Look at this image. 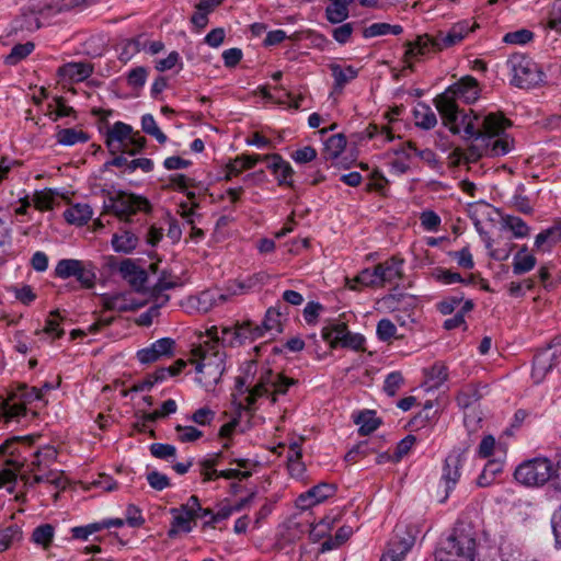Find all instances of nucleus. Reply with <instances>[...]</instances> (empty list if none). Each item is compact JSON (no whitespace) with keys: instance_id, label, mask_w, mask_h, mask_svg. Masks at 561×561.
I'll use <instances>...</instances> for the list:
<instances>
[{"instance_id":"37","label":"nucleus","mask_w":561,"mask_h":561,"mask_svg":"<svg viewBox=\"0 0 561 561\" xmlns=\"http://www.w3.org/2000/svg\"><path fill=\"white\" fill-rule=\"evenodd\" d=\"M503 471V462L496 459L489 460L480 476L478 477L477 483L481 488L490 486L495 477Z\"/></svg>"},{"instance_id":"19","label":"nucleus","mask_w":561,"mask_h":561,"mask_svg":"<svg viewBox=\"0 0 561 561\" xmlns=\"http://www.w3.org/2000/svg\"><path fill=\"white\" fill-rule=\"evenodd\" d=\"M93 70L90 62H67L58 68L57 73L64 80L82 82L93 73Z\"/></svg>"},{"instance_id":"2","label":"nucleus","mask_w":561,"mask_h":561,"mask_svg":"<svg viewBox=\"0 0 561 561\" xmlns=\"http://www.w3.org/2000/svg\"><path fill=\"white\" fill-rule=\"evenodd\" d=\"M440 114L444 125L455 135H461L463 139L478 140L482 131L505 130L508 121L494 113L477 114L472 110L465 113L458 104L435 105Z\"/></svg>"},{"instance_id":"36","label":"nucleus","mask_w":561,"mask_h":561,"mask_svg":"<svg viewBox=\"0 0 561 561\" xmlns=\"http://www.w3.org/2000/svg\"><path fill=\"white\" fill-rule=\"evenodd\" d=\"M53 10L50 5H45L38 10L32 9L27 12H24L22 15L21 28H26L27 31H35L42 27V23L39 16H46Z\"/></svg>"},{"instance_id":"23","label":"nucleus","mask_w":561,"mask_h":561,"mask_svg":"<svg viewBox=\"0 0 561 561\" xmlns=\"http://www.w3.org/2000/svg\"><path fill=\"white\" fill-rule=\"evenodd\" d=\"M348 330L347 324L342 321H332L323 327L322 339L329 343L330 347H340L343 341V334Z\"/></svg>"},{"instance_id":"60","label":"nucleus","mask_w":561,"mask_h":561,"mask_svg":"<svg viewBox=\"0 0 561 561\" xmlns=\"http://www.w3.org/2000/svg\"><path fill=\"white\" fill-rule=\"evenodd\" d=\"M327 149L333 158H337L346 147V138L342 134L331 136L325 142Z\"/></svg>"},{"instance_id":"7","label":"nucleus","mask_w":561,"mask_h":561,"mask_svg":"<svg viewBox=\"0 0 561 561\" xmlns=\"http://www.w3.org/2000/svg\"><path fill=\"white\" fill-rule=\"evenodd\" d=\"M43 402L42 389L22 383L4 401V414L9 419L26 417L30 411L32 416H37L36 408Z\"/></svg>"},{"instance_id":"13","label":"nucleus","mask_w":561,"mask_h":561,"mask_svg":"<svg viewBox=\"0 0 561 561\" xmlns=\"http://www.w3.org/2000/svg\"><path fill=\"white\" fill-rule=\"evenodd\" d=\"M414 537L410 534L400 536L399 530H396L394 536L390 539L387 550L380 558V561H402L405 554L411 550L414 545Z\"/></svg>"},{"instance_id":"24","label":"nucleus","mask_w":561,"mask_h":561,"mask_svg":"<svg viewBox=\"0 0 561 561\" xmlns=\"http://www.w3.org/2000/svg\"><path fill=\"white\" fill-rule=\"evenodd\" d=\"M93 211L88 204H76L64 211V217L69 224L77 226L85 225L92 217Z\"/></svg>"},{"instance_id":"22","label":"nucleus","mask_w":561,"mask_h":561,"mask_svg":"<svg viewBox=\"0 0 561 561\" xmlns=\"http://www.w3.org/2000/svg\"><path fill=\"white\" fill-rule=\"evenodd\" d=\"M561 240V221L556 222L551 227L542 230L536 236L535 247L539 250H550Z\"/></svg>"},{"instance_id":"33","label":"nucleus","mask_w":561,"mask_h":561,"mask_svg":"<svg viewBox=\"0 0 561 561\" xmlns=\"http://www.w3.org/2000/svg\"><path fill=\"white\" fill-rule=\"evenodd\" d=\"M536 257L528 253L526 245H523L514 256L513 273L515 275L525 274L531 271L536 266Z\"/></svg>"},{"instance_id":"45","label":"nucleus","mask_w":561,"mask_h":561,"mask_svg":"<svg viewBox=\"0 0 561 561\" xmlns=\"http://www.w3.org/2000/svg\"><path fill=\"white\" fill-rule=\"evenodd\" d=\"M502 225L510 229L515 238H524L529 232L527 224L519 217L505 216L502 218Z\"/></svg>"},{"instance_id":"61","label":"nucleus","mask_w":561,"mask_h":561,"mask_svg":"<svg viewBox=\"0 0 561 561\" xmlns=\"http://www.w3.org/2000/svg\"><path fill=\"white\" fill-rule=\"evenodd\" d=\"M438 417V403L433 400H426L422 411L415 415L413 421H431Z\"/></svg>"},{"instance_id":"8","label":"nucleus","mask_w":561,"mask_h":561,"mask_svg":"<svg viewBox=\"0 0 561 561\" xmlns=\"http://www.w3.org/2000/svg\"><path fill=\"white\" fill-rule=\"evenodd\" d=\"M557 476L554 463L546 457H536L522 462L514 472V478L526 486H540Z\"/></svg>"},{"instance_id":"56","label":"nucleus","mask_w":561,"mask_h":561,"mask_svg":"<svg viewBox=\"0 0 561 561\" xmlns=\"http://www.w3.org/2000/svg\"><path fill=\"white\" fill-rule=\"evenodd\" d=\"M220 347L222 346H239L240 345V335L238 334L237 325L234 327H224L220 331Z\"/></svg>"},{"instance_id":"18","label":"nucleus","mask_w":561,"mask_h":561,"mask_svg":"<svg viewBox=\"0 0 561 561\" xmlns=\"http://www.w3.org/2000/svg\"><path fill=\"white\" fill-rule=\"evenodd\" d=\"M118 271L122 277L137 291H140L144 288L148 279L147 272L129 259L121 262Z\"/></svg>"},{"instance_id":"53","label":"nucleus","mask_w":561,"mask_h":561,"mask_svg":"<svg viewBox=\"0 0 561 561\" xmlns=\"http://www.w3.org/2000/svg\"><path fill=\"white\" fill-rule=\"evenodd\" d=\"M403 382L404 378L402 374L400 371H392L385 379L383 391L389 397H394L399 389L401 388V386L403 385Z\"/></svg>"},{"instance_id":"34","label":"nucleus","mask_w":561,"mask_h":561,"mask_svg":"<svg viewBox=\"0 0 561 561\" xmlns=\"http://www.w3.org/2000/svg\"><path fill=\"white\" fill-rule=\"evenodd\" d=\"M56 139L57 142L62 146H73L87 142L90 139V136L81 129L62 128L57 131Z\"/></svg>"},{"instance_id":"6","label":"nucleus","mask_w":561,"mask_h":561,"mask_svg":"<svg viewBox=\"0 0 561 561\" xmlns=\"http://www.w3.org/2000/svg\"><path fill=\"white\" fill-rule=\"evenodd\" d=\"M477 535L469 524L458 523L450 536L436 551V561H474Z\"/></svg>"},{"instance_id":"5","label":"nucleus","mask_w":561,"mask_h":561,"mask_svg":"<svg viewBox=\"0 0 561 561\" xmlns=\"http://www.w3.org/2000/svg\"><path fill=\"white\" fill-rule=\"evenodd\" d=\"M216 346L214 342H209L193 350V355L197 358L196 381L207 391L215 389L226 370V353L224 350H215Z\"/></svg>"},{"instance_id":"1","label":"nucleus","mask_w":561,"mask_h":561,"mask_svg":"<svg viewBox=\"0 0 561 561\" xmlns=\"http://www.w3.org/2000/svg\"><path fill=\"white\" fill-rule=\"evenodd\" d=\"M296 383L297 380L274 373L266 365L259 367L256 360L245 362L242 374L236 379V389L241 396L233 400L238 415L232 416L230 421L242 417L241 411L255 410V403L261 398L266 397L271 402H276L277 396L285 394L288 388Z\"/></svg>"},{"instance_id":"63","label":"nucleus","mask_w":561,"mask_h":561,"mask_svg":"<svg viewBox=\"0 0 561 561\" xmlns=\"http://www.w3.org/2000/svg\"><path fill=\"white\" fill-rule=\"evenodd\" d=\"M178 438L183 443L194 442L203 436V433L194 426H183L178 424L176 427Z\"/></svg>"},{"instance_id":"59","label":"nucleus","mask_w":561,"mask_h":561,"mask_svg":"<svg viewBox=\"0 0 561 561\" xmlns=\"http://www.w3.org/2000/svg\"><path fill=\"white\" fill-rule=\"evenodd\" d=\"M534 37V33L529 30L522 28L515 32H510L504 35L503 41L507 44L524 45L529 43Z\"/></svg>"},{"instance_id":"35","label":"nucleus","mask_w":561,"mask_h":561,"mask_svg":"<svg viewBox=\"0 0 561 561\" xmlns=\"http://www.w3.org/2000/svg\"><path fill=\"white\" fill-rule=\"evenodd\" d=\"M403 32V27L399 24H389L386 22L373 23L369 26L365 27L363 31V36L365 38H371L377 36H383L388 34L400 35Z\"/></svg>"},{"instance_id":"31","label":"nucleus","mask_w":561,"mask_h":561,"mask_svg":"<svg viewBox=\"0 0 561 561\" xmlns=\"http://www.w3.org/2000/svg\"><path fill=\"white\" fill-rule=\"evenodd\" d=\"M331 3L325 9V16L329 22L336 24L348 18V5L354 0H330Z\"/></svg>"},{"instance_id":"15","label":"nucleus","mask_w":561,"mask_h":561,"mask_svg":"<svg viewBox=\"0 0 561 561\" xmlns=\"http://www.w3.org/2000/svg\"><path fill=\"white\" fill-rule=\"evenodd\" d=\"M263 161H270L267 169L274 174L278 185L293 186L294 169L278 153L263 156Z\"/></svg>"},{"instance_id":"26","label":"nucleus","mask_w":561,"mask_h":561,"mask_svg":"<svg viewBox=\"0 0 561 561\" xmlns=\"http://www.w3.org/2000/svg\"><path fill=\"white\" fill-rule=\"evenodd\" d=\"M486 386L466 385L461 388L457 396L458 405L462 409H467L478 402L483 396V390H486Z\"/></svg>"},{"instance_id":"11","label":"nucleus","mask_w":561,"mask_h":561,"mask_svg":"<svg viewBox=\"0 0 561 561\" xmlns=\"http://www.w3.org/2000/svg\"><path fill=\"white\" fill-rule=\"evenodd\" d=\"M479 98L478 81L470 76L463 77L457 83L448 87L446 91L437 95L434 100L435 105H445L446 103L457 104V101L463 103H473Z\"/></svg>"},{"instance_id":"17","label":"nucleus","mask_w":561,"mask_h":561,"mask_svg":"<svg viewBox=\"0 0 561 561\" xmlns=\"http://www.w3.org/2000/svg\"><path fill=\"white\" fill-rule=\"evenodd\" d=\"M463 462V451L454 449L445 459L443 468V479L446 482V489L450 490L455 486L460 478V468Z\"/></svg>"},{"instance_id":"64","label":"nucleus","mask_w":561,"mask_h":561,"mask_svg":"<svg viewBox=\"0 0 561 561\" xmlns=\"http://www.w3.org/2000/svg\"><path fill=\"white\" fill-rule=\"evenodd\" d=\"M377 336L380 341H389L396 335L397 328L389 319H381L377 324Z\"/></svg>"},{"instance_id":"51","label":"nucleus","mask_w":561,"mask_h":561,"mask_svg":"<svg viewBox=\"0 0 561 561\" xmlns=\"http://www.w3.org/2000/svg\"><path fill=\"white\" fill-rule=\"evenodd\" d=\"M178 404L173 399L165 400L162 404L148 414L145 421H157L158 419H165L176 412Z\"/></svg>"},{"instance_id":"57","label":"nucleus","mask_w":561,"mask_h":561,"mask_svg":"<svg viewBox=\"0 0 561 561\" xmlns=\"http://www.w3.org/2000/svg\"><path fill=\"white\" fill-rule=\"evenodd\" d=\"M365 337L359 333H352L350 330L343 334V341L340 347L351 348L353 351L364 350Z\"/></svg>"},{"instance_id":"48","label":"nucleus","mask_w":561,"mask_h":561,"mask_svg":"<svg viewBox=\"0 0 561 561\" xmlns=\"http://www.w3.org/2000/svg\"><path fill=\"white\" fill-rule=\"evenodd\" d=\"M280 317H282V312L279 310V306L270 307L266 310L264 320L262 322L265 330H267L268 332L274 331L276 333H280L282 332Z\"/></svg>"},{"instance_id":"30","label":"nucleus","mask_w":561,"mask_h":561,"mask_svg":"<svg viewBox=\"0 0 561 561\" xmlns=\"http://www.w3.org/2000/svg\"><path fill=\"white\" fill-rule=\"evenodd\" d=\"M330 70L334 79V87L335 89L339 90H342L348 82L354 80L358 75V70L355 69L353 66L342 67L339 64H332L330 65Z\"/></svg>"},{"instance_id":"9","label":"nucleus","mask_w":561,"mask_h":561,"mask_svg":"<svg viewBox=\"0 0 561 561\" xmlns=\"http://www.w3.org/2000/svg\"><path fill=\"white\" fill-rule=\"evenodd\" d=\"M103 207L106 213L115 215L118 219L129 221L130 217L137 214V211H149L150 203L146 197L118 191L116 193H107Z\"/></svg>"},{"instance_id":"49","label":"nucleus","mask_w":561,"mask_h":561,"mask_svg":"<svg viewBox=\"0 0 561 561\" xmlns=\"http://www.w3.org/2000/svg\"><path fill=\"white\" fill-rule=\"evenodd\" d=\"M79 260L76 259H62L58 261L55 267V276L61 279L72 277L78 271Z\"/></svg>"},{"instance_id":"28","label":"nucleus","mask_w":561,"mask_h":561,"mask_svg":"<svg viewBox=\"0 0 561 561\" xmlns=\"http://www.w3.org/2000/svg\"><path fill=\"white\" fill-rule=\"evenodd\" d=\"M138 237L129 230H124L122 233H115L112 238V247L115 252L130 253L138 245Z\"/></svg>"},{"instance_id":"40","label":"nucleus","mask_w":561,"mask_h":561,"mask_svg":"<svg viewBox=\"0 0 561 561\" xmlns=\"http://www.w3.org/2000/svg\"><path fill=\"white\" fill-rule=\"evenodd\" d=\"M147 48V41L144 37L137 36L122 43L119 59L123 61L130 60L137 53Z\"/></svg>"},{"instance_id":"47","label":"nucleus","mask_w":561,"mask_h":561,"mask_svg":"<svg viewBox=\"0 0 561 561\" xmlns=\"http://www.w3.org/2000/svg\"><path fill=\"white\" fill-rule=\"evenodd\" d=\"M141 128L147 135L154 137L159 144H164L168 139L165 134L158 127L151 114H145L141 117Z\"/></svg>"},{"instance_id":"16","label":"nucleus","mask_w":561,"mask_h":561,"mask_svg":"<svg viewBox=\"0 0 561 561\" xmlns=\"http://www.w3.org/2000/svg\"><path fill=\"white\" fill-rule=\"evenodd\" d=\"M336 488L333 484L321 482L298 497V505L308 508L317 505L335 494Z\"/></svg>"},{"instance_id":"12","label":"nucleus","mask_w":561,"mask_h":561,"mask_svg":"<svg viewBox=\"0 0 561 561\" xmlns=\"http://www.w3.org/2000/svg\"><path fill=\"white\" fill-rule=\"evenodd\" d=\"M175 341L171 337H162L149 346L141 348L137 352V359L141 364H151L164 357H172L174 355Z\"/></svg>"},{"instance_id":"46","label":"nucleus","mask_w":561,"mask_h":561,"mask_svg":"<svg viewBox=\"0 0 561 561\" xmlns=\"http://www.w3.org/2000/svg\"><path fill=\"white\" fill-rule=\"evenodd\" d=\"M22 538V530L18 525H10L0 529V551H5L14 541Z\"/></svg>"},{"instance_id":"42","label":"nucleus","mask_w":561,"mask_h":561,"mask_svg":"<svg viewBox=\"0 0 561 561\" xmlns=\"http://www.w3.org/2000/svg\"><path fill=\"white\" fill-rule=\"evenodd\" d=\"M54 535L55 528L50 524H43L33 530L32 540L34 543L47 549L54 539Z\"/></svg>"},{"instance_id":"25","label":"nucleus","mask_w":561,"mask_h":561,"mask_svg":"<svg viewBox=\"0 0 561 561\" xmlns=\"http://www.w3.org/2000/svg\"><path fill=\"white\" fill-rule=\"evenodd\" d=\"M381 439L379 437H370L368 439L362 440L356 444L351 450L345 455V461L347 462H356L358 456H367L370 453H376L379 448V444Z\"/></svg>"},{"instance_id":"14","label":"nucleus","mask_w":561,"mask_h":561,"mask_svg":"<svg viewBox=\"0 0 561 561\" xmlns=\"http://www.w3.org/2000/svg\"><path fill=\"white\" fill-rule=\"evenodd\" d=\"M558 357L557 350H553L552 346H548L535 355L531 377L536 383L541 382L547 373L558 365Z\"/></svg>"},{"instance_id":"50","label":"nucleus","mask_w":561,"mask_h":561,"mask_svg":"<svg viewBox=\"0 0 561 561\" xmlns=\"http://www.w3.org/2000/svg\"><path fill=\"white\" fill-rule=\"evenodd\" d=\"M34 44L32 42H27L25 44L15 45L10 54L5 57L7 65H16L22 59L27 57L34 50Z\"/></svg>"},{"instance_id":"54","label":"nucleus","mask_w":561,"mask_h":561,"mask_svg":"<svg viewBox=\"0 0 561 561\" xmlns=\"http://www.w3.org/2000/svg\"><path fill=\"white\" fill-rule=\"evenodd\" d=\"M151 455L158 459L169 460L176 455V448L170 444L153 443L149 446Z\"/></svg>"},{"instance_id":"39","label":"nucleus","mask_w":561,"mask_h":561,"mask_svg":"<svg viewBox=\"0 0 561 561\" xmlns=\"http://www.w3.org/2000/svg\"><path fill=\"white\" fill-rule=\"evenodd\" d=\"M425 374L427 389H433L440 387L447 380L448 369L443 363H435Z\"/></svg>"},{"instance_id":"44","label":"nucleus","mask_w":561,"mask_h":561,"mask_svg":"<svg viewBox=\"0 0 561 561\" xmlns=\"http://www.w3.org/2000/svg\"><path fill=\"white\" fill-rule=\"evenodd\" d=\"M39 437V435H25V436H13L8 438L0 445V454L2 455H14L20 453L16 445L19 443H24L27 446L32 445L34 440Z\"/></svg>"},{"instance_id":"52","label":"nucleus","mask_w":561,"mask_h":561,"mask_svg":"<svg viewBox=\"0 0 561 561\" xmlns=\"http://www.w3.org/2000/svg\"><path fill=\"white\" fill-rule=\"evenodd\" d=\"M44 332L51 335L54 339H59L64 335V330L59 328V311L54 310L50 312L46 320L43 331H36V334Z\"/></svg>"},{"instance_id":"29","label":"nucleus","mask_w":561,"mask_h":561,"mask_svg":"<svg viewBox=\"0 0 561 561\" xmlns=\"http://www.w3.org/2000/svg\"><path fill=\"white\" fill-rule=\"evenodd\" d=\"M402 260L391 257L385 262L379 263V270H381V278L383 286L391 284L402 277Z\"/></svg>"},{"instance_id":"38","label":"nucleus","mask_w":561,"mask_h":561,"mask_svg":"<svg viewBox=\"0 0 561 561\" xmlns=\"http://www.w3.org/2000/svg\"><path fill=\"white\" fill-rule=\"evenodd\" d=\"M170 513L173 515V520L171 523V528L168 531V536L170 538H174L179 531L190 533L193 529L191 517L184 515L176 511V508H171Z\"/></svg>"},{"instance_id":"41","label":"nucleus","mask_w":561,"mask_h":561,"mask_svg":"<svg viewBox=\"0 0 561 561\" xmlns=\"http://www.w3.org/2000/svg\"><path fill=\"white\" fill-rule=\"evenodd\" d=\"M185 367L186 362L184 359H178L173 365L158 368L152 374H149V376L153 385H156L167 380L169 377L178 376Z\"/></svg>"},{"instance_id":"3","label":"nucleus","mask_w":561,"mask_h":561,"mask_svg":"<svg viewBox=\"0 0 561 561\" xmlns=\"http://www.w3.org/2000/svg\"><path fill=\"white\" fill-rule=\"evenodd\" d=\"M473 25L468 21H461L454 24L447 32L439 31L435 35H419L415 41L405 43L404 62L409 69H413L412 61L420 60L422 57L436 51H442L461 43L470 32Z\"/></svg>"},{"instance_id":"32","label":"nucleus","mask_w":561,"mask_h":561,"mask_svg":"<svg viewBox=\"0 0 561 561\" xmlns=\"http://www.w3.org/2000/svg\"><path fill=\"white\" fill-rule=\"evenodd\" d=\"M72 277H75L79 282L81 287L88 289L93 288L95 286L96 280L94 264L90 261L79 260L78 271Z\"/></svg>"},{"instance_id":"58","label":"nucleus","mask_w":561,"mask_h":561,"mask_svg":"<svg viewBox=\"0 0 561 561\" xmlns=\"http://www.w3.org/2000/svg\"><path fill=\"white\" fill-rule=\"evenodd\" d=\"M147 69L145 67H136L127 73V83L134 89H140L147 80Z\"/></svg>"},{"instance_id":"27","label":"nucleus","mask_w":561,"mask_h":561,"mask_svg":"<svg viewBox=\"0 0 561 561\" xmlns=\"http://www.w3.org/2000/svg\"><path fill=\"white\" fill-rule=\"evenodd\" d=\"M415 125L422 129L430 130L437 124L436 114L425 103H417L413 111Z\"/></svg>"},{"instance_id":"62","label":"nucleus","mask_w":561,"mask_h":561,"mask_svg":"<svg viewBox=\"0 0 561 561\" xmlns=\"http://www.w3.org/2000/svg\"><path fill=\"white\" fill-rule=\"evenodd\" d=\"M147 481H148L149 485L153 490H157V491H162L171 485V482H170V479L168 478V476H165L157 470L150 471L147 474Z\"/></svg>"},{"instance_id":"55","label":"nucleus","mask_w":561,"mask_h":561,"mask_svg":"<svg viewBox=\"0 0 561 561\" xmlns=\"http://www.w3.org/2000/svg\"><path fill=\"white\" fill-rule=\"evenodd\" d=\"M432 276L435 280L444 285H451L463 280L462 276L458 272H453L446 268L434 270Z\"/></svg>"},{"instance_id":"10","label":"nucleus","mask_w":561,"mask_h":561,"mask_svg":"<svg viewBox=\"0 0 561 561\" xmlns=\"http://www.w3.org/2000/svg\"><path fill=\"white\" fill-rule=\"evenodd\" d=\"M506 65L512 73L511 83L517 88L530 89L543 81L545 73L540 67L525 55H512Z\"/></svg>"},{"instance_id":"20","label":"nucleus","mask_w":561,"mask_h":561,"mask_svg":"<svg viewBox=\"0 0 561 561\" xmlns=\"http://www.w3.org/2000/svg\"><path fill=\"white\" fill-rule=\"evenodd\" d=\"M131 133L133 128L130 125L123 122L114 123V125L107 130L105 138V144L110 152L114 154L119 151L122 145L129 140Z\"/></svg>"},{"instance_id":"43","label":"nucleus","mask_w":561,"mask_h":561,"mask_svg":"<svg viewBox=\"0 0 561 561\" xmlns=\"http://www.w3.org/2000/svg\"><path fill=\"white\" fill-rule=\"evenodd\" d=\"M352 534H353V529L351 526L340 527L336 530L335 536L333 538L330 537L329 539L324 540L321 543V551L324 552V551H330L335 548H339L352 536Z\"/></svg>"},{"instance_id":"21","label":"nucleus","mask_w":561,"mask_h":561,"mask_svg":"<svg viewBox=\"0 0 561 561\" xmlns=\"http://www.w3.org/2000/svg\"><path fill=\"white\" fill-rule=\"evenodd\" d=\"M263 161V156L261 154H241L231 160L226 169V180H230L232 176L239 175L244 170L252 169L256 163Z\"/></svg>"},{"instance_id":"4","label":"nucleus","mask_w":561,"mask_h":561,"mask_svg":"<svg viewBox=\"0 0 561 561\" xmlns=\"http://www.w3.org/2000/svg\"><path fill=\"white\" fill-rule=\"evenodd\" d=\"M477 144L469 146L467 149L455 148L448 159L450 163L458 167L462 163L469 164L477 162L483 156L501 157L507 154L513 148V139L510 138L505 130H488L482 131Z\"/></svg>"}]
</instances>
